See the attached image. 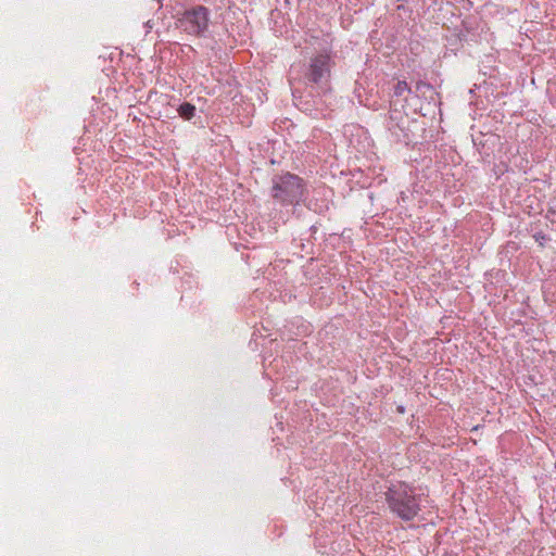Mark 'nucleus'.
<instances>
[{
  "label": "nucleus",
  "mask_w": 556,
  "mask_h": 556,
  "mask_svg": "<svg viewBox=\"0 0 556 556\" xmlns=\"http://www.w3.org/2000/svg\"><path fill=\"white\" fill-rule=\"evenodd\" d=\"M331 58L328 53H318L301 66L298 77L305 86V96H296L299 90L293 88V97L300 99L301 110L318 117L332 104L330 88Z\"/></svg>",
  "instance_id": "1"
},
{
  "label": "nucleus",
  "mask_w": 556,
  "mask_h": 556,
  "mask_svg": "<svg viewBox=\"0 0 556 556\" xmlns=\"http://www.w3.org/2000/svg\"><path fill=\"white\" fill-rule=\"evenodd\" d=\"M270 194L275 203L286 207L279 217L286 223L295 207L306 199L307 186L303 178L287 172L271 178Z\"/></svg>",
  "instance_id": "2"
},
{
  "label": "nucleus",
  "mask_w": 556,
  "mask_h": 556,
  "mask_svg": "<svg viewBox=\"0 0 556 556\" xmlns=\"http://www.w3.org/2000/svg\"><path fill=\"white\" fill-rule=\"evenodd\" d=\"M422 494L406 482L391 483L386 491V502L392 514L404 521H410L421 509Z\"/></svg>",
  "instance_id": "3"
},
{
  "label": "nucleus",
  "mask_w": 556,
  "mask_h": 556,
  "mask_svg": "<svg viewBox=\"0 0 556 556\" xmlns=\"http://www.w3.org/2000/svg\"><path fill=\"white\" fill-rule=\"evenodd\" d=\"M211 22V11L204 5L187 8L177 15L176 25L181 31L197 37H205Z\"/></svg>",
  "instance_id": "4"
},
{
  "label": "nucleus",
  "mask_w": 556,
  "mask_h": 556,
  "mask_svg": "<svg viewBox=\"0 0 556 556\" xmlns=\"http://www.w3.org/2000/svg\"><path fill=\"white\" fill-rule=\"evenodd\" d=\"M408 116L400 111H390L387 119V129L393 141L408 144L412 141L407 128Z\"/></svg>",
  "instance_id": "5"
},
{
  "label": "nucleus",
  "mask_w": 556,
  "mask_h": 556,
  "mask_svg": "<svg viewBox=\"0 0 556 556\" xmlns=\"http://www.w3.org/2000/svg\"><path fill=\"white\" fill-rule=\"evenodd\" d=\"M478 18L476 16H467L462 21L459 26H456L454 30L451 33V37L448 41L453 38H458L459 41H470L475 40L478 36Z\"/></svg>",
  "instance_id": "6"
},
{
  "label": "nucleus",
  "mask_w": 556,
  "mask_h": 556,
  "mask_svg": "<svg viewBox=\"0 0 556 556\" xmlns=\"http://www.w3.org/2000/svg\"><path fill=\"white\" fill-rule=\"evenodd\" d=\"M195 106L189 102H184L177 108V112L185 121H190L195 115Z\"/></svg>",
  "instance_id": "7"
},
{
  "label": "nucleus",
  "mask_w": 556,
  "mask_h": 556,
  "mask_svg": "<svg viewBox=\"0 0 556 556\" xmlns=\"http://www.w3.org/2000/svg\"><path fill=\"white\" fill-rule=\"evenodd\" d=\"M410 92V89L405 80H399L393 88V97H404L405 93Z\"/></svg>",
  "instance_id": "8"
},
{
  "label": "nucleus",
  "mask_w": 556,
  "mask_h": 556,
  "mask_svg": "<svg viewBox=\"0 0 556 556\" xmlns=\"http://www.w3.org/2000/svg\"><path fill=\"white\" fill-rule=\"evenodd\" d=\"M450 37H451V35L446 36V42H447V46L451 48V50H457L459 48V46L464 42V41H459L458 38H453L450 42L448 41Z\"/></svg>",
  "instance_id": "9"
},
{
  "label": "nucleus",
  "mask_w": 556,
  "mask_h": 556,
  "mask_svg": "<svg viewBox=\"0 0 556 556\" xmlns=\"http://www.w3.org/2000/svg\"><path fill=\"white\" fill-rule=\"evenodd\" d=\"M399 412L403 413L404 412V408L401 406L399 407Z\"/></svg>",
  "instance_id": "10"
}]
</instances>
